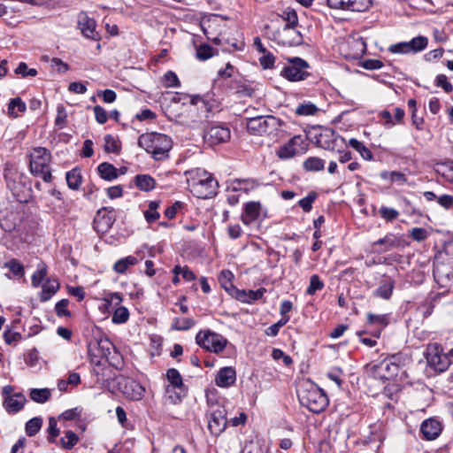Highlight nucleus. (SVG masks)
<instances>
[{
	"label": "nucleus",
	"mask_w": 453,
	"mask_h": 453,
	"mask_svg": "<svg viewBox=\"0 0 453 453\" xmlns=\"http://www.w3.org/2000/svg\"><path fill=\"white\" fill-rule=\"evenodd\" d=\"M26 403V396L21 393H16L4 398V406L7 412L16 413L23 408Z\"/></svg>",
	"instance_id": "412c9836"
},
{
	"label": "nucleus",
	"mask_w": 453,
	"mask_h": 453,
	"mask_svg": "<svg viewBox=\"0 0 453 453\" xmlns=\"http://www.w3.org/2000/svg\"><path fill=\"white\" fill-rule=\"evenodd\" d=\"M421 432L426 439L434 440L441 432V425L434 418L426 419L421 425Z\"/></svg>",
	"instance_id": "5701e85b"
},
{
	"label": "nucleus",
	"mask_w": 453,
	"mask_h": 453,
	"mask_svg": "<svg viewBox=\"0 0 453 453\" xmlns=\"http://www.w3.org/2000/svg\"><path fill=\"white\" fill-rule=\"evenodd\" d=\"M55 286L50 281L46 280L42 284V289L40 293L41 301L45 302L50 300L56 293Z\"/></svg>",
	"instance_id": "09e8293b"
},
{
	"label": "nucleus",
	"mask_w": 453,
	"mask_h": 453,
	"mask_svg": "<svg viewBox=\"0 0 453 453\" xmlns=\"http://www.w3.org/2000/svg\"><path fill=\"white\" fill-rule=\"evenodd\" d=\"M202 177L197 180H193L192 191L200 198H211L216 195L217 181L205 171L202 172Z\"/></svg>",
	"instance_id": "f8f14e48"
},
{
	"label": "nucleus",
	"mask_w": 453,
	"mask_h": 453,
	"mask_svg": "<svg viewBox=\"0 0 453 453\" xmlns=\"http://www.w3.org/2000/svg\"><path fill=\"white\" fill-rule=\"evenodd\" d=\"M426 358L428 365L438 372H445L451 364L449 355L443 352L441 346L438 343L427 345Z\"/></svg>",
	"instance_id": "0eeeda50"
},
{
	"label": "nucleus",
	"mask_w": 453,
	"mask_h": 453,
	"mask_svg": "<svg viewBox=\"0 0 453 453\" xmlns=\"http://www.w3.org/2000/svg\"><path fill=\"white\" fill-rule=\"evenodd\" d=\"M367 373L376 380H388L389 374H385L384 369H382L381 363L367 365Z\"/></svg>",
	"instance_id": "4c0bfd02"
},
{
	"label": "nucleus",
	"mask_w": 453,
	"mask_h": 453,
	"mask_svg": "<svg viewBox=\"0 0 453 453\" xmlns=\"http://www.w3.org/2000/svg\"><path fill=\"white\" fill-rule=\"evenodd\" d=\"M129 319V311L124 306H119L116 308V310L113 312L111 321L114 324H123L127 322Z\"/></svg>",
	"instance_id": "a18cd8bd"
},
{
	"label": "nucleus",
	"mask_w": 453,
	"mask_h": 453,
	"mask_svg": "<svg viewBox=\"0 0 453 453\" xmlns=\"http://www.w3.org/2000/svg\"><path fill=\"white\" fill-rule=\"evenodd\" d=\"M378 116L380 119L381 124L386 128H390V127H394L395 125H396L392 113L388 110L381 111Z\"/></svg>",
	"instance_id": "4d7b16f0"
},
{
	"label": "nucleus",
	"mask_w": 453,
	"mask_h": 453,
	"mask_svg": "<svg viewBox=\"0 0 453 453\" xmlns=\"http://www.w3.org/2000/svg\"><path fill=\"white\" fill-rule=\"evenodd\" d=\"M196 322L189 318H174L172 322V328L178 331L188 330L195 326Z\"/></svg>",
	"instance_id": "ea45409f"
},
{
	"label": "nucleus",
	"mask_w": 453,
	"mask_h": 453,
	"mask_svg": "<svg viewBox=\"0 0 453 453\" xmlns=\"http://www.w3.org/2000/svg\"><path fill=\"white\" fill-rule=\"evenodd\" d=\"M20 213L18 211H5L0 215V227L8 233L16 230L20 223Z\"/></svg>",
	"instance_id": "a211bd4d"
},
{
	"label": "nucleus",
	"mask_w": 453,
	"mask_h": 453,
	"mask_svg": "<svg viewBox=\"0 0 453 453\" xmlns=\"http://www.w3.org/2000/svg\"><path fill=\"white\" fill-rule=\"evenodd\" d=\"M30 398L38 403H44L51 396V391L49 388H32L29 393Z\"/></svg>",
	"instance_id": "473e14b6"
},
{
	"label": "nucleus",
	"mask_w": 453,
	"mask_h": 453,
	"mask_svg": "<svg viewBox=\"0 0 453 453\" xmlns=\"http://www.w3.org/2000/svg\"><path fill=\"white\" fill-rule=\"evenodd\" d=\"M380 363L382 365V369H384L385 374H389L388 380L397 376L398 370L394 363L388 362L386 359L382 360Z\"/></svg>",
	"instance_id": "0e129e2a"
},
{
	"label": "nucleus",
	"mask_w": 453,
	"mask_h": 453,
	"mask_svg": "<svg viewBox=\"0 0 453 453\" xmlns=\"http://www.w3.org/2000/svg\"><path fill=\"white\" fill-rule=\"evenodd\" d=\"M284 122L280 119H278L273 115L265 116L263 135L274 137L280 130Z\"/></svg>",
	"instance_id": "a878e982"
},
{
	"label": "nucleus",
	"mask_w": 453,
	"mask_h": 453,
	"mask_svg": "<svg viewBox=\"0 0 453 453\" xmlns=\"http://www.w3.org/2000/svg\"><path fill=\"white\" fill-rule=\"evenodd\" d=\"M82 412V409L80 407H75L70 410H67L61 413V415H58V420H65V421H72L81 418Z\"/></svg>",
	"instance_id": "8fccbe9b"
},
{
	"label": "nucleus",
	"mask_w": 453,
	"mask_h": 453,
	"mask_svg": "<svg viewBox=\"0 0 453 453\" xmlns=\"http://www.w3.org/2000/svg\"><path fill=\"white\" fill-rule=\"evenodd\" d=\"M46 269L39 268L36 270L32 276V284L34 287H38L41 285L42 280L46 277Z\"/></svg>",
	"instance_id": "774afa93"
},
{
	"label": "nucleus",
	"mask_w": 453,
	"mask_h": 453,
	"mask_svg": "<svg viewBox=\"0 0 453 453\" xmlns=\"http://www.w3.org/2000/svg\"><path fill=\"white\" fill-rule=\"evenodd\" d=\"M367 322L369 325L375 327L373 336L379 338L381 331L388 325V315L387 314H367Z\"/></svg>",
	"instance_id": "bb28decb"
},
{
	"label": "nucleus",
	"mask_w": 453,
	"mask_h": 453,
	"mask_svg": "<svg viewBox=\"0 0 453 453\" xmlns=\"http://www.w3.org/2000/svg\"><path fill=\"white\" fill-rule=\"evenodd\" d=\"M173 273L174 274H181L186 281H192L196 280L195 273L188 266L175 265Z\"/></svg>",
	"instance_id": "5fc2aeb1"
},
{
	"label": "nucleus",
	"mask_w": 453,
	"mask_h": 453,
	"mask_svg": "<svg viewBox=\"0 0 453 453\" xmlns=\"http://www.w3.org/2000/svg\"><path fill=\"white\" fill-rule=\"evenodd\" d=\"M94 113L96 121L99 124H104L108 119V115L106 111L100 105H96L94 107Z\"/></svg>",
	"instance_id": "338daca9"
},
{
	"label": "nucleus",
	"mask_w": 453,
	"mask_h": 453,
	"mask_svg": "<svg viewBox=\"0 0 453 453\" xmlns=\"http://www.w3.org/2000/svg\"><path fill=\"white\" fill-rule=\"evenodd\" d=\"M48 441L50 442L56 441L57 437V420L54 417H50L49 418V426H48Z\"/></svg>",
	"instance_id": "69168bd1"
},
{
	"label": "nucleus",
	"mask_w": 453,
	"mask_h": 453,
	"mask_svg": "<svg viewBox=\"0 0 453 453\" xmlns=\"http://www.w3.org/2000/svg\"><path fill=\"white\" fill-rule=\"evenodd\" d=\"M26 109L25 103L19 97L12 99L8 105V112L13 117H17L19 112H24Z\"/></svg>",
	"instance_id": "37998d69"
},
{
	"label": "nucleus",
	"mask_w": 453,
	"mask_h": 453,
	"mask_svg": "<svg viewBox=\"0 0 453 453\" xmlns=\"http://www.w3.org/2000/svg\"><path fill=\"white\" fill-rule=\"evenodd\" d=\"M379 213L382 219L389 222L395 220L399 216V211L397 210L387 206H381Z\"/></svg>",
	"instance_id": "864d4df0"
},
{
	"label": "nucleus",
	"mask_w": 453,
	"mask_h": 453,
	"mask_svg": "<svg viewBox=\"0 0 453 453\" xmlns=\"http://www.w3.org/2000/svg\"><path fill=\"white\" fill-rule=\"evenodd\" d=\"M231 138V131L223 124H213L204 130V142L211 147L227 142Z\"/></svg>",
	"instance_id": "9d476101"
},
{
	"label": "nucleus",
	"mask_w": 453,
	"mask_h": 453,
	"mask_svg": "<svg viewBox=\"0 0 453 453\" xmlns=\"http://www.w3.org/2000/svg\"><path fill=\"white\" fill-rule=\"evenodd\" d=\"M213 48L203 43L196 48V58L200 60H207L213 56Z\"/></svg>",
	"instance_id": "603ef678"
},
{
	"label": "nucleus",
	"mask_w": 453,
	"mask_h": 453,
	"mask_svg": "<svg viewBox=\"0 0 453 453\" xmlns=\"http://www.w3.org/2000/svg\"><path fill=\"white\" fill-rule=\"evenodd\" d=\"M316 197V193L311 192L305 197L299 200L298 204L305 212H309L312 208V203Z\"/></svg>",
	"instance_id": "6e6d98bb"
},
{
	"label": "nucleus",
	"mask_w": 453,
	"mask_h": 453,
	"mask_svg": "<svg viewBox=\"0 0 453 453\" xmlns=\"http://www.w3.org/2000/svg\"><path fill=\"white\" fill-rule=\"evenodd\" d=\"M79 441V436L71 430L64 432V436L60 439L61 447L64 449H73Z\"/></svg>",
	"instance_id": "f704fd0d"
},
{
	"label": "nucleus",
	"mask_w": 453,
	"mask_h": 453,
	"mask_svg": "<svg viewBox=\"0 0 453 453\" xmlns=\"http://www.w3.org/2000/svg\"><path fill=\"white\" fill-rule=\"evenodd\" d=\"M409 42L411 53H418L427 47L428 39L426 36L419 35L412 38Z\"/></svg>",
	"instance_id": "58836bf2"
},
{
	"label": "nucleus",
	"mask_w": 453,
	"mask_h": 453,
	"mask_svg": "<svg viewBox=\"0 0 453 453\" xmlns=\"http://www.w3.org/2000/svg\"><path fill=\"white\" fill-rule=\"evenodd\" d=\"M310 65L301 58H292L288 59V65L285 66L280 75L289 81H300L308 78L311 74L308 72Z\"/></svg>",
	"instance_id": "423d86ee"
},
{
	"label": "nucleus",
	"mask_w": 453,
	"mask_h": 453,
	"mask_svg": "<svg viewBox=\"0 0 453 453\" xmlns=\"http://www.w3.org/2000/svg\"><path fill=\"white\" fill-rule=\"evenodd\" d=\"M66 183L71 189H78L81 183V174L78 168H73L65 174Z\"/></svg>",
	"instance_id": "72a5a7b5"
},
{
	"label": "nucleus",
	"mask_w": 453,
	"mask_h": 453,
	"mask_svg": "<svg viewBox=\"0 0 453 453\" xmlns=\"http://www.w3.org/2000/svg\"><path fill=\"white\" fill-rule=\"evenodd\" d=\"M307 146L302 135H295L287 143L278 149L276 155L279 158L283 160L290 159L296 155L305 153Z\"/></svg>",
	"instance_id": "9b49d317"
},
{
	"label": "nucleus",
	"mask_w": 453,
	"mask_h": 453,
	"mask_svg": "<svg viewBox=\"0 0 453 453\" xmlns=\"http://www.w3.org/2000/svg\"><path fill=\"white\" fill-rule=\"evenodd\" d=\"M325 284L320 280L318 274H313L310 278V284L306 289V294L309 296H313L317 291L321 290L324 288Z\"/></svg>",
	"instance_id": "c03bdc74"
},
{
	"label": "nucleus",
	"mask_w": 453,
	"mask_h": 453,
	"mask_svg": "<svg viewBox=\"0 0 453 453\" xmlns=\"http://www.w3.org/2000/svg\"><path fill=\"white\" fill-rule=\"evenodd\" d=\"M329 7L351 12H364L371 5V0H327Z\"/></svg>",
	"instance_id": "f3484780"
},
{
	"label": "nucleus",
	"mask_w": 453,
	"mask_h": 453,
	"mask_svg": "<svg viewBox=\"0 0 453 453\" xmlns=\"http://www.w3.org/2000/svg\"><path fill=\"white\" fill-rule=\"evenodd\" d=\"M116 211L112 208H101L94 218V229L99 234L108 232L116 221Z\"/></svg>",
	"instance_id": "ddd939ff"
},
{
	"label": "nucleus",
	"mask_w": 453,
	"mask_h": 453,
	"mask_svg": "<svg viewBox=\"0 0 453 453\" xmlns=\"http://www.w3.org/2000/svg\"><path fill=\"white\" fill-rule=\"evenodd\" d=\"M165 86L166 88H178L180 86V81L175 74V73L172 71H168L164 75Z\"/></svg>",
	"instance_id": "bf43d9fd"
},
{
	"label": "nucleus",
	"mask_w": 453,
	"mask_h": 453,
	"mask_svg": "<svg viewBox=\"0 0 453 453\" xmlns=\"http://www.w3.org/2000/svg\"><path fill=\"white\" fill-rule=\"evenodd\" d=\"M394 288L395 280L388 276H383L380 281L379 287L373 291V296L384 300H388L392 296Z\"/></svg>",
	"instance_id": "4be33fe9"
},
{
	"label": "nucleus",
	"mask_w": 453,
	"mask_h": 453,
	"mask_svg": "<svg viewBox=\"0 0 453 453\" xmlns=\"http://www.w3.org/2000/svg\"><path fill=\"white\" fill-rule=\"evenodd\" d=\"M50 160V156L44 148L34 149L30 154L31 173L41 177L45 182L52 180V175L49 170Z\"/></svg>",
	"instance_id": "20e7f679"
},
{
	"label": "nucleus",
	"mask_w": 453,
	"mask_h": 453,
	"mask_svg": "<svg viewBox=\"0 0 453 453\" xmlns=\"http://www.w3.org/2000/svg\"><path fill=\"white\" fill-rule=\"evenodd\" d=\"M265 116H256L245 119V127L252 135H263Z\"/></svg>",
	"instance_id": "cd10ccee"
},
{
	"label": "nucleus",
	"mask_w": 453,
	"mask_h": 453,
	"mask_svg": "<svg viewBox=\"0 0 453 453\" xmlns=\"http://www.w3.org/2000/svg\"><path fill=\"white\" fill-rule=\"evenodd\" d=\"M112 347V343L107 338L91 342L88 344V353L92 362L98 365H101L102 359L109 358Z\"/></svg>",
	"instance_id": "4468645a"
},
{
	"label": "nucleus",
	"mask_w": 453,
	"mask_h": 453,
	"mask_svg": "<svg viewBox=\"0 0 453 453\" xmlns=\"http://www.w3.org/2000/svg\"><path fill=\"white\" fill-rule=\"evenodd\" d=\"M104 150L106 152L116 153L119 151V146L115 137L111 134H106L104 137Z\"/></svg>",
	"instance_id": "052dcab7"
},
{
	"label": "nucleus",
	"mask_w": 453,
	"mask_h": 453,
	"mask_svg": "<svg viewBox=\"0 0 453 453\" xmlns=\"http://www.w3.org/2000/svg\"><path fill=\"white\" fill-rule=\"evenodd\" d=\"M434 277L442 286L453 283V269L446 265H436L434 268Z\"/></svg>",
	"instance_id": "b1692460"
},
{
	"label": "nucleus",
	"mask_w": 453,
	"mask_h": 453,
	"mask_svg": "<svg viewBox=\"0 0 453 453\" xmlns=\"http://www.w3.org/2000/svg\"><path fill=\"white\" fill-rule=\"evenodd\" d=\"M78 27L86 38L93 41L100 39V35L96 31V22L93 18L88 17L87 12H81L79 13Z\"/></svg>",
	"instance_id": "dca6fc26"
},
{
	"label": "nucleus",
	"mask_w": 453,
	"mask_h": 453,
	"mask_svg": "<svg viewBox=\"0 0 453 453\" xmlns=\"http://www.w3.org/2000/svg\"><path fill=\"white\" fill-rule=\"evenodd\" d=\"M14 72L16 74L21 75L22 77H27V76L34 77L37 74L36 69L28 68L27 65L24 62L19 63Z\"/></svg>",
	"instance_id": "13d9d810"
},
{
	"label": "nucleus",
	"mask_w": 453,
	"mask_h": 453,
	"mask_svg": "<svg viewBox=\"0 0 453 453\" xmlns=\"http://www.w3.org/2000/svg\"><path fill=\"white\" fill-rule=\"evenodd\" d=\"M166 379L169 382V385L165 388V391L167 394L171 391V387L173 388L181 389L183 388V380L180 373L175 368L168 369L166 372Z\"/></svg>",
	"instance_id": "c85d7f7f"
},
{
	"label": "nucleus",
	"mask_w": 453,
	"mask_h": 453,
	"mask_svg": "<svg viewBox=\"0 0 453 453\" xmlns=\"http://www.w3.org/2000/svg\"><path fill=\"white\" fill-rule=\"evenodd\" d=\"M236 380L235 370L231 366L221 368L215 378V383L220 388H228L234 384Z\"/></svg>",
	"instance_id": "6ab92c4d"
},
{
	"label": "nucleus",
	"mask_w": 453,
	"mask_h": 453,
	"mask_svg": "<svg viewBox=\"0 0 453 453\" xmlns=\"http://www.w3.org/2000/svg\"><path fill=\"white\" fill-rule=\"evenodd\" d=\"M389 51L395 54H409L411 53L409 42H401L396 44H393L389 47Z\"/></svg>",
	"instance_id": "680f3d73"
},
{
	"label": "nucleus",
	"mask_w": 453,
	"mask_h": 453,
	"mask_svg": "<svg viewBox=\"0 0 453 453\" xmlns=\"http://www.w3.org/2000/svg\"><path fill=\"white\" fill-rule=\"evenodd\" d=\"M297 395L300 403L313 413L322 412L329 403L324 390L309 380L300 382Z\"/></svg>",
	"instance_id": "f257e3e1"
},
{
	"label": "nucleus",
	"mask_w": 453,
	"mask_h": 453,
	"mask_svg": "<svg viewBox=\"0 0 453 453\" xmlns=\"http://www.w3.org/2000/svg\"><path fill=\"white\" fill-rule=\"evenodd\" d=\"M434 277L442 286L453 283V269L446 265H436L434 268Z\"/></svg>",
	"instance_id": "393cba45"
},
{
	"label": "nucleus",
	"mask_w": 453,
	"mask_h": 453,
	"mask_svg": "<svg viewBox=\"0 0 453 453\" xmlns=\"http://www.w3.org/2000/svg\"><path fill=\"white\" fill-rule=\"evenodd\" d=\"M226 411L218 406L208 416V430L214 436L221 434L226 427Z\"/></svg>",
	"instance_id": "2eb2a0df"
},
{
	"label": "nucleus",
	"mask_w": 453,
	"mask_h": 453,
	"mask_svg": "<svg viewBox=\"0 0 453 453\" xmlns=\"http://www.w3.org/2000/svg\"><path fill=\"white\" fill-rule=\"evenodd\" d=\"M349 145L359 152L360 156L365 160H372L373 157L372 152L360 141L356 138H351L349 140Z\"/></svg>",
	"instance_id": "2f4dec72"
},
{
	"label": "nucleus",
	"mask_w": 453,
	"mask_h": 453,
	"mask_svg": "<svg viewBox=\"0 0 453 453\" xmlns=\"http://www.w3.org/2000/svg\"><path fill=\"white\" fill-rule=\"evenodd\" d=\"M435 84L438 87L442 88L446 93H450L453 90V86L448 81L446 75L439 74L436 76Z\"/></svg>",
	"instance_id": "e2e57ef3"
},
{
	"label": "nucleus",
	"mask_w": 453,
	"mask_h": 453,
	"mask_svg": "<svg viewBox=\"0 0 453 453\" xmlns=\"http://www.w3.org/2000/svg\"><path fill=\"white\" fill-rule=\"evenodd\" d=\"M42 425V420L41 418H33L28 420L26 424V433L29 436L35 435L39 430L41 429Z\"/></svg>",
	"instance_id": "de8ad7c7"
},
{
	"label": "nucleus",
	"mask_w": 453,
	"mask_h": 453,
	"mask_svg": "<svg viewBox=\"0 0 453 453\" xmlns=\"http://www.w3.org/2000/svg\"><path fill=\"white\" fill-rule=\"evenodd\" d=\"M196 342L203 349L216 354L222 352L227 344L224 336L211 330L200 331Z\"/></svg>",
	"instance_id": "39448f33"
},
{
	"label": "nucleus",
	"mask_w": 453,
	"mask_h": 453,
	"mask_svg": "<svg viewBox=\"0 0 453 453\" xmlns=\"http://www.w3.org/2000/svg\"><path fill=\"white\" fill-rule=\"evenodd\" d=\"M261 204L258 202H249L245 203L243 212L241 216L242 223L246 226L251 225L260 216Z\"/></svg>",
	"instance_id": "aec40b11"
},
{
	"label": "nucleus",
	"mask_w": 453,
	"mask_h": 453,
	"mask_svg": "<svg viewBox=\"0 0 453 453\" xmlns=\"http://www.w3.org/2000/svg\"><path fill=\"white\" fill-rule=\"evenodd\" d=\"M4 268L9 269L16 276H23L25 273L24 266L15 258L5 262Z\"/></svg>",
	"instance_id": "3c124183"
},
{
	"label": "nucleus",
	"mask_w": 453,
	"mask_h": 453,
	"mask_svg": "<svg viewBox=\"0 0 453 453\" xmlns=\"http://www.w3.org/2000/svg\"><path fill=\"white\" fill-rule=\"evenodd\" d=\"M97 171L102 179L113 180L118 178V169L111 164L104 162L97 166Z\"/></svg>",
	"instance_id": "c756f323"
},
{
	"label": "nucleus",
	"mask_w": 453,
	"mask_h": 453,
	"mask_svg": "<svg viewBox=\"0 0 453 453\" xmlns=\"http://www.w3.org/2000/svg\"><path fill=\"white\" fill-rule=\"evenodd\" d=\"M286 22V25L281 31L274 35V39L278 43L283 46H295L300 45L303 42V36L301 33L296 29L298 24L297 13L294 9L286 8L280 15Z\"/></svg>",
	"instance_id": "f03ea898"
},
{
	"label": "nucleus",
	"mask_w": 453,
	"mask_h": 453,
	"mask_svg": "<svg viewBox=\"0 0 453 453\" xmlns=\"http://www.w3.org/2000/svg\"><path fill=\"white\" fill-rule=\"evenodd\" d=\"M234 274L228 270L221 271L219 276V282L220 286L229 294H232V290H234V287L232 282Z\"/></svg>",
	"instance_id": "e433bc0d"
},
{
	"label": "nucleus",
	"mask_w": 453,
	"mask_h": 453,
	"mask_svg": "<svg viewBox=\"0 0 453 453\" xmlns=\"http://www.w3.org/2000/svg\"><path fill=\"white\" fill-rule=\"evenodd\" d=\"M303 167L310 172H319L324 169L325 161L319 157H311L303 162Z\"/></svg>",
	"instance_id": "a19ab883"
},
{
	"label": "nucleus",
	"mask_w": 453,
	"mask_h": 453,
	"mask_svg": "<svg viewBox=\"0 0 453 453\" xmlns=\"http://www.w3.org/2000/svg\"><path fill=\"white\" fill-rule=\"evenodd\" d=\"M340 50L346 58L357 59L365 53L366 44L361 36L349 35L341 43Z\"/></svg>",
	"instance_id": "1a4fd4ad"
},
{
	"label": "nucleus",
	"mask_w": 453,
	"mask_h": 453,
	"mask_svg": "<svg viewBox=\"0 0 453 453\" xmlns=\"http://www.w3.org/2000/svg\"><path fill=\"white\" fill-rule=\"evenodd\" d=\"M117 387L128 400L140 401L143 398L145 388L132 378L120 376L117 379Z\"/></svg>",
	"instance_id": "6e6552de"
},
{
	"label": "nucleus",
	"mask_w": 453,
	"mask_h": 453,
	"mask_svg": "<svg viewBox=\"0 0 453 453\" xmlns=\"http://www.w3.org/2000/svg\"><path fill=\"white\" fill-rule=\"evenodd\" d=\"M319 111V108L312 103L307 102L299 104L296 109V114L299 116H313Z\"/></svg>",
	"instance_id": "79ce46f5"
},
{
	"label": "nucleus",
	"mask_w": 453,
	"mask_h": 453,
	"mask_svg": "<svg viewBox=\"0 0 453 453\" xmlns=\"http://www.w3.org/2000/svg\"><path fill=\"white\" fill-rule=\"evenodd\" d=\"M159 203L157 201H151L149 203L148 209L144 211V217L149 223L156 221L160 214L157 212Z\"/></svg>",
	"instance_id": "49530a36"
},
{
	"label": "nucleus",
	"mask_w": 453,
	"mask_h": 453,
	"mask_svg": "<svg viewBox=\"0 0 453 453\" xmlns=\"http://www.w3.org/2000/svg\"><path fill=\"white\" fill-rule=\"evenodd\" d=\"M134 182L137 188L142 191H150L155 188V180L147 174L135 176Z\"/></svg>",
	"instance_id": "7c9ffc66"
},
{
	"label": "nucleus",
	"mask_w": 453,
	"mask_h": 453,
	"mask_svg": "<svg viewBox=\"0 0 453 453\" xmlns=\"http://www.w3.org/2000/svg\"><path fill=\"white\" fill-rule=\"evenodd\" d=\"M172 144L171 138L160 133L143 134L138 139V145L147 152L152 154L155 160H161L167 157Z\"/></svg>",
	"instance_id": "7ed1b4c3"
},
{
	"label": "nucleus",
	"mask_w": 453,
	"mask_h": 453,
	"mask_svg": "<svg viewBox=\"0 0 453 453\" xmlns=\"http://www.w3.org/2000/svg\"><path fill=\"white\" fill-rule=\"evenodd\" d=\"M137 262L138 260L136 257L128 256L127 257L118 260L114 264L113 269L118 273H124L129 266L136 265Z\"/></svg>",
	"instance_id": "c9c22d12"
}]
</instances>
